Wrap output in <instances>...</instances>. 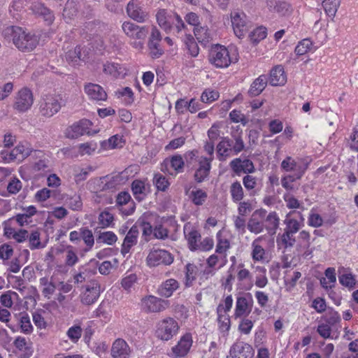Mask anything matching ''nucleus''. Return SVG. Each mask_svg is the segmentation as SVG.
I'll list each match as a JSON object with an SVG mask.
<instances>
[{"label": "nucleus", "instance_id": "63", "mask_svg": "<svg viewBox=\"0 0 358 358\" xmlns=\"http://www.w3.org/2000/svg\"><path fill=\"white\" fill-rule=\"evenodd\" d=\"M13 255V249L12 246L8 244L0 245V259L6 261L8 260Z\"/></svg>", "mask_w": 358, "mask_h": 358}, {"label": "nucleus", "instance_id": "25", "mask_svg": "<svg viewBox=\"0 0 358 358\" xmlns=\"http://www.w3.org/2000/svg\"><path fill=\"white\" fill-rule=\"evenodd\" d=\"M286 81L287 76L282 66L278 65L271 69L269 78V83L271 85H284Z\"/></svg>", "mask_w": 358, "mask_h": 358}, {"label": "nucleus", "instance_id": "50", "mask_svg": "<svg viewBox=\"0 0 358 358\" xmlns=\"http://www.w3.org/2000/svg\"><path fill=\"white\" fill-rule=\"evenodd\" d=\"M29 248L31 250L43 248L45 245L40 241V234L35 231L29 236Z\"/></svg>", "mask_w": 358, "mask_h": 358}, {"label": "nucleus", "instance_id": "16", "mask_svg": "<svg viewBox=\"0 0 358 358\" xmlns=\"http://www.w3.org/2000/svg\"><path fill=\"white\" fill-rule=\"evenodd\" d=\"M33 101L31 91L27 88H22L17 93L14 106L17 110L24 112L31 106Z\"/></svg>", "mask_w": 358, "mask_h": 358}, {"label": "nucleus", "instance_id": "57", "mask_svg": "<svg viewBox=\"0 0 358 358\" xmlns=\"http://www.w3.org/2000/svg\"><path fill=\"white\" fill-rule=\"evenodd\" d=\"M120 69V65L118 64L107 62L103 65V71L106 73L110 74L114 77H117L120 76V72L119 69Z\"/></svg>", "mask_w": 358, "mask_h": 358}, {"label": "nucleus", "instance_id": "20", "mask_svg": "<svg viewBox=\"0 0 358 358\" xmlns=\"http://www.w3.org/2000/svg\"><path fill=\"white\" fill-rule=\"evenodd\" d=\"M92 122L87 120L83 119L79 122L73 124L68 131V137L71 138H76L78 136L90 133V129Z\"/></svg>", "mask_w": 358, "mask_h": 358}, {"label": "nucleus", "instance_id": "29", "mask_svg": "<svg viewBox=\"0 0 358 358\" xmlns=\"http://www.w3.org/2000/svg\"><path fill=\"white\" fill-rule=\"evenodd\" d=\"M31 150L23 145H18L10 152V159L22 161L30 155Z\"/></svg>", "mask_w": 358, "mask_h": 358}, {"label": "nucleus", "instance_id": "6", "mask_svg": "<svg viewBox=\"0 0 358 358\" xmlns=\"http://www.w3.org/2000/svg\"><path fill=\"white\" fill-rule=\"evenodd\" d=\"M178 322L171 317H166L159 320L156 324L155 336L160 341H169L179 332Z\"/></svg>", "mask_w": 358, "mask_h": 358}, {"label": "nucleus", "instance_id": "46", "mask_svg": "<svg viewBox=\"0 0 358 358\" xmlns=\"http://www.w3.org/2000/svg\"><path fill=\"white\" fill-rule=\"evenodd\" d=\"M153 183L155 185L157 189L159 191H166L169 186V182L166 178L160 173L155 175L153 178Z\"/></svg>", "mask_w": 358, "mask_h": 358}, {"label": "nucleus", "instance_id": "17", "mask_svg": "<svg viewBox=\"0 0 358 358\" xmlns=\"http://www.w3.org/2000/svg\"><path fill=\"white\" fill-rule=\"evenodd\" d=\"M131 350L128 343L122 338L115 339L110 348L112 358H129Z\"/></svg>", "mask_w": 358, "mask_h": 358}, {"label": "nucleus", "instance_id": "55", "mask_svg": "<svg viewBox=\"0 0 358 358\" xmlns=\"http://www.w3.org/2000/svg\"><path fill=\"white\" fill-rule=\"evenodd\" d=\"M274 10L280 15H286L291 13V6L285 1H278L274 6Z\"/></svg>", "mask_w": 358, "mask_h": 358}, {"label": "nucleus", "instance_id": "2", "mask_svg": "<svg viewBox=\"0 0 358 358\" xmlns=\"http://www.w3.org/2000/svg\"><path fill=\"white\" fill-rule=\"evenodd\" d=\"M183 231L191 251L207 252L213 248V238L206 237L201 241V234L194 225H184Z\"/></svg>", "mask_w": 358, "mask_h": 358}, {"label": "nucleus", "instance_id": "13", "mask_svg": "<svg viewBox=\"0 0 358 358\" xmlns=\"http://www.w3.org/2000/svg\"><path fill=\"white\" fill-rule=\"evenodd\" d=\"M231 24L234 34L239 38L243 37L251 27L250 22L247 20L245 15L243 13L231 14Z\"/></svg>", "mask_w": 358, "mask_h": 358}, {"label": "nucleus", "instance_id": "1", "mask_svg": "<svg viewBox=\"0 0 358 358\" xmlns=\"http://www.w3.org/2000/svg\"><path fill=\"white\" fill-rule=\"evenodd\" d=\"M3 36L12 40L15 46L22 52H31L39 43V37L18 26H7L2 30Z\"/></svg>", "mask_w": 358, "mask_h": 358}, {"label": "nucleus", "instance_id": "27", "mask_svg": "<svg viewBox=\"0 0 358 358\" xmlns=\"http://www.w3.org/2000/svg\"><path fill=\"white\" fill-rule=\"evenodd\" d=\"M4 234L7 238H13L18 243L24 241L29 237V233L27 230L20 229L16 231L10 225L5 226Z\"/></svg>", "mask_w": 358, "mask_h": 358}, {"label": "nucleus", "instance_id": "52", "mask_svg": "<svg viewBox=\"0 0 358 358\" xmlns=\"http://www.w3.org/2000/svg\"><path fill=\"white\" fill-rule=\"evenodd\" d=\"M160 42H156V41H148V48L150 50V54L152 58H159L160 57L163 53L164 50L160 47L159 45Z\"/></svg>", "mask_w": 358, "mask_h": 358}, {"label": "nucleus", "instance_id": "39", "mask_svg": "<svg viewBox=\"0 0 358 358\" xmlns=\"http://www.w3.org/2000/svg\"><path fill=\"white\" fill-rule=\"evenodd\" d=\"M83 334V329L80 325L75 324L66 331V335L70 341L73 343H77L81 338Z\"/></svg>", "mask_w": 358, "mask_h": 358}, {"label": "nucleus", "instance_id": "33", "mask_svg": "<svg viewBox=\"0 0 358 358\" xmlns=\"http://www.w3.org/2000/svg\"><path fill=\"white\" fill-rule=\"evenodd\" d=\"M40 287H42V294L47 298L50 299V296L55 291V285L50 281H49L47 277H43L39 279Z\"/></svg>", "mask_w": 358, "mask_h": 358}, {"label": "nucleus", "instance_id": "9", "mask_svg": "<svg viewBox=\"0 0 358 358\" xmlns=\"http://www.w3.org/2000/svg\"><path fill=\"white\" fill-rule=\"evenodd\" d=\"M140 306L145 313H160L169 306V301L153 295H148L141 299Z\"/></svg>", "mask_w": 358, "mask_h": 358}, {"label": "nucleus", "instance_id": "8", "mask_svg": "<svg viewBox=\"0 0 358 358\" xmlns=\"http://www.w3.org/2000/svg\"><path fill=\"white\" fill-rule=\"evenodd\" d=\"M193 337L190 332H186L180 337L177 343L168 352L171 358H185L189 353L193 345Z\"/></svg>", "mask_w": 358, "mask_h": 358}, {"label": "nucleus", "instance_id": "23", "mask_svg": "<svg viewBox=\"0 0 358 358\" xmlns=\"http://www.w3.org/2000/svg\"><path fill=\"white\" fill-rule=\"evenodd\" d=\"M85 92L90 99L95 101H106L107 94L103 88L97 84L87 83L84 87Z\"/></svg>", "mask_w": 358, "mask_h": 358}, {"label": "nucleus", "instance_id": "19", "mask_svg": "<svg viewBox=\"0 0 358 358\" xmlns=\"http://www.w3.org/2000/svg\"><path fill=\"white\" fill-rule=\"evenodd\" d=\"M229 166L237 175H239L241 172L252 173L255 171L253 162L248 159L242 160L241 158H236L230 162Z\"/></svg>", "mask_w": 358, "mask_h": 358}, {"label": "nucleus", "instance_id": "12", "mask_svg": "<svg viewBox=\"0 0 358 358\" xmlns=\"http://www.w3.org/2000/svg\"><path fill=\"white\" fill-rule=\"evenodd\" d=\"M101 293V286L96 281H91L85 287L80 294V301L84 305L90 306L95 303Z\"/></svg>", "mask_w": 358, "mask_h": 358}, {"label": "nucleus", "instance_id": "10", "mask_svg": "<svg viewBox=\"0 0 358 358\" xmlns=\"http://www.w3.org/2000/svg\"><path fill=\"white\" fill-rule=\"evenodd\" d=\"M173 256L168 251L162 249H152L146 258L149 266L159 265H171L173 262Z\"/></svg>", "mask_w": 358, "mask_h": 358}, {"label": "nucleus", "instance_id": "51", "mask_svg": "<svg viewBox=\"0 0 358 358\" xmlns=\"http://www.w3.org/2000/svg\"><path fill=\"white\" fill-rule=\"evenodd\" d=\"M220 96L219 92L210 89H206L201 96V100L203 103H210L217 100Z\"/></svg>", "mask_w": 358, "mask_h": 358}, {"label": "nucleus", "instance_id": "37", "mask_svg": "<svg viewBox=\"0 0 358 358\" xmlns=\"http://www.w3.org/2000/svg\"><path fill=\"white\" fill-rule=\"evenodd\" d=\"M184 43L191 56L196 57L199 55V46L191 34L185 35Z\"/></svg>", "mask_w": 358, "mask_h": 358}, {"label": "nucleus", "instance_id": "26", "mask_svg": "<svg viewBox=\"0 0 358 358\" xmlns=\"http://www.w3.org/2000/svg\"><path fill=\"white\" fill-rule=\"evenodd\" d=\"M268 80L266 75H261L256 78L251 84L248 90V94L250 96L259 95L267 85Z\"/></svg>", "mask_w": 358, "mask_h": 358}, {"label": "nucleus", "instance_id": "5", "mask_svg": "<svg viewBox=\"0 0 358 358\" xmlns=\"http://www.w3.org/2000/svg\"><path fill=\"white\" fill-rule=\"evenodd\" d=\"M64 104L62 94L48 93L41 96L39 102V110L41 115L51 117L57 113Z\"/></svg>", "mask_w": 358, "mask_h": 358}, {"label": "nucleus", "instance_id": "21", "mask_svg": "<svg viewBox=\"0 0 358 358\" xmlns=\"http://www.w3.org/2000/svg\"><path fill=\"white\" fill-rule=\"evenodd\" d=\"M139 231L136 225L133 227L127 232L122 245L121 253L125 256L129 252L130 249L137 243Z\"/></svg>", "mask_w": 358, "mask_h": 358}, {"label": "nucleus", "instance_id": "31", "mask_svg": "<svg viewBox=\"0 0 358 358\" xmlns=\"http://www.w3.org/2000/svg\"><path fill=\"white\" fill-rule=\"evenodd\" d=\"M341 4V0H324L322 7L326 14L330 17H334Z\"/></svg>", "mask_w": 358, "mask_h": 358}, {"label": "nucleus", "instance_id": "36", "mask_svg": "<svg viewBox=\"0 0 358 358\" xmlns=\"http://www.w3.org/2000/svg\"><path fill=\"white\" fill-rule=\"evenodd\" d=\"M339 282L349 289H352L356 286L357 280L351 273H344L338 276Z\"/></svg>", "mask_w": 358, "mask_h": 358}, {"label": "nucleus", "instance_id": "11", "mask_svg": "<svg viewBox=\"0 0 358 358\" xmlns=\"http://www.w3.org/2000/svg\"><path fill=\"white\" fill-rule=\"evenodd\" d=\"M253 299L251 294L248 293L244 296L236 298L234 317L235 319L248 316L252 311Z\"/></svg>", "mask_w": 358, "mask_h": 358}, {"label": "nucleus", "instance_id": "62", "mask_svg": "<svg viewBox=\"0 0 358 358\" xmlns=\"http://www.w3.org/2000/svg\"><path fill=\"white\" fill-rule=\"evenodd\" d=\"M331 327L327 323L320 324L317 327V332L323 338H329L331 335Z\"/></svg>", "mask_w": 358, "mask_h": 358}, {"label": "nucleus", "instance_id": "42", "mask_svg": "<svg viewBox=\"0 0 358 358\" xmlns=\"http://www.w3.org/2000/svg\"><path fill=\"white\" fill-rule=\"evenodd\" d=\"M323 318L326 323L331 326H334L341 322L340 315L333 308H329Z\"/></svg>", "mask_w": 358, "mask_h": 358}, {"label": "nucleus", "instance_id": "4", "mask_svg": "<svg viewBox=\"0 0 358 358\" xmlns=\"http://www.w3.org/2000/svg\"><path fill=\"white\" fill-rule=\"evenodd\" d=\"M208 59L217 68H227L231 63H236L238 57L235 51L231 54L227 48L217 44L210 49Z\"/></svg>", "mask_w": 358, "mask_h": 358}, {"label": "nucleus", "instance_id": "47", "mask_svg": "<svg viewBox=\"0 0 358 358\" xmlns=\"http://www.w3.org/2000/svg\"><path fill=\"white\" fill-rule=\"evenodd\" d=\"M231 146L232 141L227 138H224L217 146V153L221 156H227Z\"/></svg>", "mask_w": 358, "mask_h": 358}, {"label": "nucleus", "instance_id": "64", "mask_svg": "<svg viewBox=\"0 0 358 358\" xmlns=\"http://www.w3.org/2000/svg\"><path fill=\"white\" fill-rule=\"evenodd\" d=\"M81 238L89 248H92L94 243V239L92 232L88 229H81Z\"/></svg>", "mask_w": 358, "mask_h": 358}, {"label": "nucleus", "instance_id": "56", "mask_svg": "<svg viewBox=\"0 0 358 358\" xmlns=\"http://www.w3.org/2000/svg\"><path fill=\"white\" fill-rule=\"evenodd\" d=\"M22 182L17 178L14 177L8 182L7 186V190L10 194H16L22 189Z\"/></svg>", "mask_w": 358, "mask_h": 358}, {"label": "nucleus", "instance_id": "35", "mask_svg": "<svg viewBox=\"0 0 358 358\" xmlns=\"http://www.w3.org/2000/svg\"><path fill=\"white\" fill-rule=\"evenodd\" d=\"M131 190L136 199L138 201L143 200L146 195L145 184L141 180H135L131 184Z\"/></svg>", "mask_w": 358, "mask_h": 358}, {"label": "nucleus", "instance_id": "30", "mask_svg": "<svg viewBox=\"0 0 358 358\" xmlns=\"http://www.w3.org/2000/svg\"><path fill=\"white\" fill-rule=\"evenodd\" d=\"M194 33L198 41L203 44H206L212 38L210 32L206 27H196Z\"/></svg>", "mask_w": 358, "mask_h": 358}, {"label": "nucleus", "instance_id": "45", "mask_svg": "<svg viewBox=\"0 0 358 358\" xmlns=\"http://www.w3.org/2000/svg\"><path fill=\"white\" fill-rule=\"evenodd\" d=\"M239 130V126L237 127L236 131L234 132L232 131L231 135L235 140V144L233 146V150L235 152L236 154H238L241 152L245 148V145L243 143V141L241 136V132H238Z\"/></svg>", "mask_w": 358, "mask_h": 358}, {"label": "nucleus", "instance_id": "54", "mask_svg": "<svg viewBox=\"0 0 358 358\" xmlns=\"http://www.w3.org/2000/svg\"><path fill=\"white\" fill-rule=\"evenodd\" d=\"M233 305V298L231 295L227 296L223 304H219L217 308V313L228 314Z\"/></svg>", "mask_w": 358, "mask_h": 358}, {"label": "nucleus", "instance_id": "59", "mask_svg": "<svg viewBox=\"0 0 358 358\" xmlns=\"http://www.w3.org/2000/svg\"><path fill=\"white\" fill-rule=\"evenodd\" d=\"M253 322L249 319L243 318L238 324V330L243 334L248 335L253 328Z\"/></svg>", "mask_w": 358, "mask_h": 358}, {"label": "nucleus", "instance_id": "48", "mask_svg": "<svg viewBox=\"0 0 358 358\" xmlns=\"http://www.w3.org/2000/svg\"><path fill=\"white\" fill-rule=\"evenodd\" d=\"M312 45L313 43L310 39H303L298 43L295 48L296 54L299 56L305 55L310 50Z\"/></svg>", "mask_w": 358, "mask_h": 358}, {"label": "nucleus", "instance_id": "24", "mask_svg": "<svg viewBox=\"0 0 358 358\" xmlns=\"http://www.w3.org/2000/svg\"><path fill=\"white\" fill-rule=\"evenodd\" d=\"M299 225H287L280 240H278V245L287 248L292 247L295 243L294 235L299 230Z\"/></svg>", "mask_w": 358, "mask_h": 358}, {"label": "nucleus", "instance_id": "61", "mask_svg": "<svg viewBox=\"0 0 358 358\" xmlns=\"http://www.w3.org/2000/svg\"><path fill=\"white\" fill-rule=\"evenodd\" d=\"M20 328L23 333L29 334L33 331V327L31 324L29 317L26 315L20 318Z\"/></svg>", "mask_w": 358, "mask_h": 358}, {"label": "nucleus", "instance_id": "22", "mask_svg": "<svg viewBox=\"0 0 358 358\" xmlns=\"http://www.w3.org/2000/svg\"><path fill=\"white\" fill-rule=\"evenodd\" d=\"M179 287L180 284L178 280L173 278H169L162 282L158 287L157 292L162 297L169 298Z\"/></svg>", "mask_w": 358, "mask_h": 358}, {"label": "nucleus", "instance_id": "7", "mask_svg": "<svg viewBox=\"0 0 358 358\" xmlns=\"http://www.w3.org/2000/svg\"><path fill=\"white\" fill-rule=\"evenodd\" d=\"M157 21L159 27L165 31L169 32L173 25H175L178 32L185 27V23L176 13H169L166 10H159L157 15Z\"/></svg>", "mask_w": 358, "mask_h": 358}, {"label": "nucleus", "instance_id": "41", "mask_svg": "<svg viewBox=\"0 0 358 358\" xmlns=\"http://www.w3.org/2000/svg\"><path fill=\"white\" fill-rule=\"evenodd\" d=\"M217 322L219 329L221 332H228L230 326V318L228 314L217 313Z\"/></svg>", "mask_w": 358, "mask_h": 358}, {"label": "nucleus", "instance_id": "44", "mask_svg": "<svg viewBox=\"0 0 358 358\" xmlns=\"http://www.w3.org/2000/svg\"><path fill=\"white\" fill-rule=\"evenodd\" d=\"M81 50L80 46H76L74 50H69L66 54V61L70 64H76L81 60Z\"/></svg>", "mask_w": 358, "mask_h": 358}, {"label": "nucleus", "instance_id": "34", "mask_svg": "<svg viewBox=\"0 0 358 358\" xmlns=\"http://www.w3.org/2000/svg\"><path fill=\"white\" fill-rule=\"evenodd\" d=\"M308 164L304 162L303 159H300L296 161V166L293 169L294 174L293 176H289L288 178L291 182H294L295 180L300 179L308 168Z\"/></svg>", "mask_w": 358, "mask_h": 358}, {"label": "nucleus", "instance_id": "28", "mask_svg": "<svg viewBox=\"0 0 358 358\" xmlns=\"http://www.w3.org/2000/svg\"><path fill=\"white\" fill-rule=\"evenodd\" d=\"M199 272V267L194 264L188 263L185 266V285L187 287H189L193 285V282L196 280L197 275Z\"/></svg>", "mask_w": 358, "mask_h": 358}, {"label": "nucleus", "instance_id": "18", "mask_svg": "<svg viewBox=\"0 0 358 358\" xmlns=\"http://www.w3.org/2000/svg\"><path fill=\"white\" fill-rule=\"evenodd\" d=\"M127 13L129 17L138 22H145L148 15L138 0H131L129 2L127 6Z\"/></svg>", "mask_w": 358, "mask_h": 358}, {"label": "nucleus", "instance_id": "14", "mask_svg": "<svg viewBox=\"0 0 358 358\" xmlns=\"http://www.w3.org/2000/svg\"><path fill=\"white\" fill-rule=\"evenodd\" d=\"M122 29L127 37L132 39L144 40L148 34L146 27H139L130 21L124 22Z\"/></svg>", "mask_w": 358, "mask_h": 358}, {"label": "nucleus", "instance_id": "58", "mask_svg": "<svg viewBox=\"0 0 358 358\" xmlns=\"http://www.w3.org/2000/svg\"><path fill=\"white\" fill-rule=\"evenodd\" d=\"M77 9L73 1H68L63 10L62 15L65 19H71L76 15Z\"/></svg>", "mask_w": 358, "mask_h": 358}, {"label": "nucleus", "instance_id": "49", "mask_svg": "<svg viewBox=\"0 0 358 358\" xmlns=\"http://www.w3.org/2000/svg\"><path fill=\"white\" fill-rule=\"evenodd\" d=\"M137 282V276L134 273H131L124 276L121 280V285L124 289L129 292Z\"/></svg>", "mask_w": 358, "mask_h": 358}, {"label": "nucleus", "instance_id": "3", "mask_svg": "<svg viewBox=\"0 0 358 358\" xmlns=\"http://www.w3.org/2000/svg\"><path fill=\"white\" fill-rule=\"evenodd\" d=\"M11 7L16 11L28 8L34 13L41 16L48 25L55 20L52 12L38 0H13Z\"/></svg>", "mask_w": 358, "mask_h": 358}, {"label": "nucleus", "instance_id": "40", "mask_svg": "<svg viewBox=\"0 0 358 358\" xmlns=\"http://www.w3.org/2000/svg\"><path fill=\"white\" fill-rule=\"evenodd\" d=\"M117 240V236L112 231L100 232L96 238L97 243L113 245Z\"/></svg>", "mask_w": 358, "mask_h": 358}, {"label": "nucleus", "instance_id": "38", "mask_svg": "<svg viewBox=\"0 0 358 358\" xmlns=\"http://www.w3.org/2000/svg\"><path fill=\"white\" fill-rule=\"evenodd\" d=\"M230 193L234 201L238 202L243 199L244 196L243 189L238 181H236L231 184Z\"/></svg>", "mask_w": 358, "mask_h": 358}, {"label": "nucleus", "instance_id": "43", "mask_svg": "<svg viewBox=\"0 0 358 358\" xmlns=\"http://www.w3.org/2000/svg\"><path fill=\"white\" fill-rule=\"evenodd\" d=\"M266 29L264 27H259L254 29L249 35L250 41L257 43L266 37Z\"/></svg>", "mask_w": 358, "mask_h": 358}, {"label": "nucleus", "instance_id": "60", "mask_svg": "<svg viewBox=\"0 0 358 358\" xmlns=\"http://www.w3.org/2000/svg\"><path fill=\"white\" fill-rule=\"evenodd\" d=\"M171 166L177 172H182L185 162L180 155L173 156L170 160Z\"/></svg>", "mask_w": 358, "mask_h": 358}, {"label": "nucleus", "instance_id": "53", "mask_svg": "<svg viewBox=\"0 0 358 358\" xmlns=\"http://www.w3.org/2000/svg\"><path fill=\"white\" fill-rule=\"evenodd\" d=\"M149 230L153 232L155 238L163 239L168 236V230L164 227V225H149Z\"/></svg>", "mask_w": 358, "mask_h": 358}, {"label": "nucleus", "instance_id": "32", "mask_svg": "<svg viewBox=\"0 0 358 358\" xmlns=\"http://www.w3.org/2000/svg\"><path fill=\"white\" fill-rule=\"evenodd\" d=\"M230 248V243L227 238H219L217 243L216 245L215 252L220 255H223L222 263L220 266V268L224 266L227 260V251Z\"/></svg>", "mask_w": 358, "mask_h": 358}, {"label": "nucleus", "instance_id": "15", "mask_svg": "<svg viewBox=\"0 0 358 358\" xmlns=\"http://www.w3.org/2000/svg\"><path fill=\"white\" fill-rule=\"evenodd\" d=\"M254 353L252 347L243 341L234 343L229 350V357L231 358H252Z\"/></svg>", "mask_w": 358, "mask_h": 358}]
</instances>
